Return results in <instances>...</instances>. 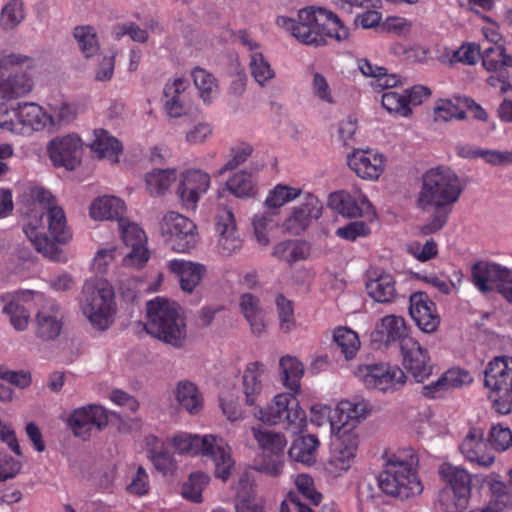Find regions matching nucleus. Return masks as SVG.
<instances>
[{
  "label": "nucleus",
  "mask_w": 512,
  "mask_h": 512,
  "mask_svg": "<svg viewBox=\"0 0 512 512\" xmlns=\"http://www.w3.org/2000/svg\"><path fill=\"white\" fill-rule=\"evenodd\" d=\"M23 197L31 202L25 235L38 252L51 260H58L61 252L55 242L66 243L71 238L63 209L42 187H30Z\"/></svg>",
  "instance_id": "obj_1"
},
{
  "label": "nucleus",
  "mask_w": 512,
  "mask_h": 512,
  "mask_svg": "<svg viewBox=\"0 0 512 512\" xmlns=\"http://www.w3.org/2000/svg\"><path fill=\"white\" fill-rule=\"evenodd\" d=\"M463 190L464 184L461 179L449 167L438 166L423 175L417 205L422 210L434 209V214L419 228L420 234L427 236L445 226L452 207L459 200Z\"/></svg>",
  "instance_id": "obj_2"
},
{
  "label": "nucleus",
  "mask_w": 512,
  "mask_h": 512,
  "mask_svg": "<svg viewBox=\"0 0 512 512\" xmlns=\"http://www.w3.org/2000/svg\"><path fill=\"white\" fill-rule=\"evenodd\" d=\"M276 24L305 45H324L326 37L342 43L350 37L349 28L339 16L323 7L303 8L296 18L278 16Z\"/></svg>",
  "instance_id": "obj_3"
},
{
  "label": "nucleus",
  "mask_w": 512,
  "mask_h": 512,
  "mask_svg": "<svg viewBox=\"0 0 512 512\" xmlns=\"http://www.w3.org/2000/svg\"><path fill=\"white\" fill-rule=\"evenodd\" d=\"M279 366L282 384L290 392L279 393L274 397L265 420L271 424L285 423L293 433H298L305 426L307 419L296 398L301 389L300 380L304 375V365L296 357L286 355L280 358Z\"/></svg>",
  "instance_id": "obj_4"
},
{
  "label": "nucleus",
  "mask_w": 512,
  "mask_h": 512,
  "mask_svg": "<svg viewBox=\"0 0 512 512\" xmlns=\"http://www.w3.org/2000/svg\"><path fill=\"white\" fill-rule=\"evenodd\" d=\"M145 330L174 349H182L188 342L184 312L176 302L166 298L156 297L147 302Z\"/></svg>",
  "instance_id": "obj_5"
},
{
  "label": "nucleus",
  "mask_w": 512,
  "mask_h": 512,
  "mask_svg": "<svg viewBox=\"0 0 512 512\" xmlns=\"http://www.w3.org/2000/svg\"><path fill=\"white\" fill-rule=\"evenodd\" d=\"M418 462L412 449L390 455L378 476L380 489L388 495L402 499L419 495L423 486L416 470Z\"/></svg>",
  "instance_id": "obj_6"
},
{
  "label": "nucleus",
  "mask_w": 512,
  "mask_h": 512,
  "mask_svg": "<svg viewBox=\"0 0 512 512\" xmlns=\"http://www.w3.org/2000/svg\"><path fill=\"white\" fill-rule=\"evenodd\" d=\"M171 446L180 454L210 457L215 464V476L226 481L234 468L230 446L212 435L178 433L169 438Z\"/></svg>",
  "instance_id": "obj_7"
},
{
  "label": "nucleus",
  "mask_w": 512,
  "mask_h": 512,
  "mask_svg": "<svg viewBox=\"0 0 512 512\" xmlns=\"http://www.w3.org/2000/svg\"><path fill=\"white\" fill-rule=\"evenodd\" d=\"M79 305L87 321L98 331L107 330L115 320L117 305L114 289L104 279L85 281Z\"/></svg>",
  "instance_id": "obj_8"
},
{
  "label": "nucleus",
  "mask_w": 512,
  "mask_h": 512,
  "mask_svg": "<svg viewBox=\"0 0 512 512\" xmlns=\"http://www.w3.org/2000/svg\"><path fill=\"white\" fill-rule=\"evenodd\" d=\"M484 387L496 412L502 415L512 411V358L496 356L484 370Z\"/></svg>",
  "instance_id": "obj_9"
},
{
  "label": "nucleus",
  "mask_w": 512,
  "mask_h": 512,
  "mask_svg": "<svg viewBox=\"0 0 512 512\" xmlns=\"http://www.w3.org/2000/svg\"><path fill=\"white\" fill-rule=\"evenodd\" d=\"M158 231L164 243L178 253L189 252L198 242L195 223L175 211H167L162 215L159 220Z\"/></svg>",
  "instance_id": "obj_10"
},
{
  "label": "nucleus",
  "mask_w": 512,
  "mask_h": 512,
  "mask_svg": "<svg viewBox=\"0 0 512 512\" xmlns=\"http://www.w3.org/2000/svg\"><path fill=\"white\" fill-rule=\"evenodd\" d=\"M354 374L365 387L382 392L399 390L407 380L401 368L387 363L362 364L355 369Z\"/></svg>",
  "instance_id": "obj_11"
},
{
  "label": "nucleus",
  "mask_w": 512,
  "mask_h": 512,
  "mask_svg": "<svg viewBox=\"0 0 512 512\" xmlns=\"http://www.w3.org/2000/svg\"><path fill=\"white\" fill-rule=\"evenodd\" d=\"M333 436L325 470L333 477L347 472L354 463L360 444V435L348 430L331 431Z\"/></svg>",
  "instance_id": "obj_12"
},
{
  "label": "nucleus",
  "mask_w": 512,
  "mask_h": 512,
  "mask_svg": "<svg viewBox=\"0 0 512 512\" xmlns=\"http://www.w3.org/2000/svg\"><path fill=\"white\" fill-rule=\"evenodd\" d=\"M25 66L33 67V60L20 54H9L0 57V96L13 99L28 95L33 89V79L27 73H15L4 79L8 67Z\"/></svg>",
  "instance_id": "obj_13"
},
{
  "label": "nucleus",
  "mask_w": 512,
  "mask_h": 512,
  "mask_svg": "<svg viewBox=\"0 0 512 512\" xmlns=\"http://www.w3.org/2000/svg\"><path fill=\"white\" fill-rule=\"evenodd\" d=\"M108 421V413L104 407L89 404L72 410L65 423L74 436L87 440L93 428L102 431Z\"/></svg>",
  "instance_id": "obj_14"
},
{
  "label": "nucleus",
  "mask_w": 512,
  "mask_h": 512,
  "mask_svg": "<svg viewBox=\"0 0 512 512\" xmlns=\"http://www.w3.org/2000/svg\"><path fill=\"white\" fill-rule=\"evenodd\" d=\"M511 276V269L495 262L481 260L471 268V282L484 295L499 293Z\"/></svg>",
  "instance_id": "obj_15"
},
{
  "label": "nucleus",
  "mask_w": 512,
  "mask_h": 512,
  "mask_svg": "<svg viewBox=\"0 0 512 512\" xmlns=\"http://www.w3.org/2000/svg\"><path fill=\"white\" fill-rule=\"evenodd\" d=\"M118 226L123 242L131 248L130 252L124 256L123 264L127 267H142L149 259L145 232L138 224L125 218L119 219Z\"/></svg>",
  "instance_id": "obj_16"
},
{
  "label": "nucleus",
  "mask_w": 512,
  "mask_h": 512,
  "mask_svg": "<svg viewBox=\"0 0 512 512\" xmlns=\"http://www.w3.org/2000/svg\"><path fill=\"white\" fill-rule=\"evenodd\" d=\"M211 185L210 175L199 169L185 171L177 186V196L186 209L194 210L200 198L206 194Z\"/></svg>",
  "instance_id": "obj_17"
},
{
  "label": "nucleus",
  "mask_w": 512,
  "mask_h": 512,
  "mask_svg": "<svg viewBox=\"0 0 512 512\" xmlns=\"http://www.w3.org/2000/svg\"><path fill=\"white\" fill-rule=\"evenodd\" d=\"M336 416L331 421V431L348 430L359 434L358 426L364 421L371 409L367 401L341 400L336 406Z\"/></svg>",
  "instance_id": "obj_18"
},
{
  "label": "nucleus",
  "mask_w": 512,
  "mask_h": 512,
  "mask_svg": "<svg viewBox=\"0 0 512 512\" xmlns=\"http://www.w3.org/2000/svg\"><path fill=\"white\" fill-rule=\"evenodd\" d=\"M47 150L55 166L73 170L80 161L82 142L77 135L69 134L50 141Z\"/></svg>",
  "instance_id": "obj_19"
},
{
  "label": "nucleus",
  "mask_w": 512,
  "mask_h": 512,
  "mask_svg": "<svg viewBox=\"0 0 512 512\" xmlns=\"http://www.w3.org/2000/svg\"><path fill=\"white\" fill-rule=\"evenodd\" d=\"M400 351L403 366L417 382H423L432 374L428 351L417 340H406Z\"/></svg>",
  "instance_id": "obj_20"
},
{
  "label": "nucleus",
  "mask_w": 512,
  "mask_h": 512,
  "mask_svg": "<svg viewBox=\"0 0 512 512\" xmlns=\"http://www.w3.org/2000/svg\"><path fill=\"white\" fill-rule=\"evenodd\" d=\"M459 448L467 461L480 467L488 468L495 462V456L485 441L484 432L480 428H471Z\"/></svg>",
  "instance_id": "obj_21"
},
{
  "label": "nucleus",
  "mask_w": 512,
  "mask_h": 512,
  "mask_svg": "<svg viewBox=\"0 0 512 512\" xmlns=\"http://www.w3.org/2000/svg\"><path fill=\"white\" fill-rule=\"evenodd\" d=\"M321 201L311 193H305L300 205L293 208L289 217L285 220V228L293 234L304 231L312 220H317L322 215Z\"/></svg>",
  "instance_id": "obj_22"
},
{
  "label": "nucleus",
  "mask_w": 512,
  "mask_h": 512,
  "mask_svg": "<svg viewBox=\"0 0 512 512\" xmlns=\"http://www.w3.org/2000/svg\"><path fill=\"white\" fill-rule=\"evenodd\" d=\"M216 231L218 233V252L230 256L242 247V240L236 231V221L233 212L224 208L216 216Z\"/></svg>",
  "instance_id": "obj_23"
},
{
  "label": "nucleus",
  "mask_w": 512,
  "mask_h": 512,
  "mask_svg": "<svg viewBox=\"0 0 512 512\" xmlns=\"http://www.w3.org/2000/svg\"><path fill=\"white\" fill-rule=\"evenodd\" d=\"M409 313L419 329L425 333L436 331L440 324V316L434 302L423 292H416L410 296Z\"/></svg>",
  "instance_id": "obj_24"
},
{
  "label": "nucleus",
  "mask_w": 512,
  "mask_h": 512,
  "mask_svg": "<svg viewBox=\"0 0 512 512\" xmlns=\"http://www.w3.org/2000/svg\"><path fill=\"white\" fill-rule=\"evenodd\" d=\"M18 127L16 135L30 136L49 127L51 118L42 106L34 102L17 103Z\"/></svg>",
  "instance_id": "obj_25"
},
{
  "label": "nucleus",
  "mask_w": 512,
  "mask_h": 512,
  "mask_svg": "<svg viewBox=\"0 0 512 512\" xmlns=\"http://www.w3.org/2000/svg\"><path fill=\"white\" fill-rule=\"evenodd\" d=\"M347 163L355 174L365 180H376L384 170L383 156L373 150H354L347 156Z\"/></svg>",
  "instance_id": "obj_26"
},
{
  "label": "nucleus",
  "mask_w": 512,
  "mask_h": 512,
  "mask_svg": "<svg viewBox=\"0 0 512 512\" xmlns=\"http://www.w3.org/2000/svg\"><path fill=\"white\" fill-rule=\"evenodd\" d=\"M63 328V314L58 305L52 304L41 308L35 315V336L43 342L58 338Z\"/></svg>",
  "instance_id": "obj_27"
},
{
  "label": "nucleus",
  "mask_w": 512,
  "mask_h": 512,
  "mask_svg": "<svg viewBox=\"0 0 512 512\" xmlns=\"http://www.w3.org/2000/svg\"><path fill=\"white\" fill-rule=\"evenodd\" d=\"M365 287L368 296L378 303H391L397 297L393 275L381 269L368 271Z\"/></svg>",
  "instance_id": "obj_28"
},
{
  "label": "nucleus",
  "mask_w": 512,
  "mask_h": 512,
  "mask_svg": "<svg viewBox=\"0 0 512 512\" xmlns=\"http://www.w3.org/2000/svg\"><path fill=\"white\" fill-rule=\"evenodd\" d=\"M168 268L179 279L180 287L186 293L195 290L206 272L202 264L183 259L170 260Z\"/></svg>",
  "instance_id": "obj_29"
},
{
  "label": "nucleus",
  "mask_w": 512,
  "mask_h": 512,
  "mask_svg": "<svg viewBox=\"0 0 512 512\" xmlns=\"http://www.w3.org/2000/svg\"><path fill=\"white\" fill-rule=\"evenodd\" d=\"M375 333L387 345L397 342L400 349L404 346L406 340L414 339L409 336V328L405 319L394 314L381 318L380 322L376 325Z\"/></svg>",
  "instance_id": "obj_30"
},
{
  "label": "nucleus",
  "mask_w": 512,
  "mask_h": 512,
  "mask_svg": "<svg viewBox=\"0 0 512 512\" xmlns=\"http://www.w3.org/2000/svg\"><path fill=\"white\" fill-rule=\"evenodd\" d=\"M188 87V80L181 77L174 78L165 85L164 106L170 117L179 118L186 114V90Z\"/></svg>",
  "instance_id": "obj_31"
},
{
  "label": "nucleus",
  "mask_w": 512,
  "mask_h": 512,
  "mask_svg": "<svg viewBox=\"0 0 512 512\" xmlns=\"http://www.w3.org/2000/svg\"><path fill=\"white\" fill-rule=\"evenodd\" d=\"M31 296L30 292H17L3 297L5 305L3 313L9 318L10 324L17 331H24L28 327L30 314L25 306Z\"/></svg>",
  "instance_id": "obj_32"
},
{
  "label": "nucleus",
  "mask_w": 512,
  "mask_h": 512,
  "mask_svg": "<svg viewBox=\"0 0 512 512\" xmlns=\"http://www.w3.org/2000/svg\"><path fill=\"white\" fill-rule=\"evenodd\" d=\"M265 365L261 362H251L247 364L243 376L242 386L245 395L246 404L254 405L263 390V376L265 373Z\"/></svg>",
  "instance_id": "obj_33"
},
{
  "label": "nucleus",
  "mask_w": 512,
  "mask_h": 512,
  "mask_svg": "<svg viewBox=\"0 0 512 512\" xmlns=\"http://www.w3.org/2000/svg\"><path fill=\"white\" fill-rule=\"evenodd\" d=\"M438 473L441 481L444 483L442 489L471 494V475L463 467L451 463H443L440 465Z\"/></svg>",
  "instance_id": "obj_34"
},
{
  "label": "nucleus",
  "mask_w": 512,
  "mask_h": 512,
  "mask_svg": "<svg viewBox=\"0 0 512 512\" xmlns=\"http://www.w3.org/2000/svg\"><path fill=\"white\" fill-rule=\"evenodd\" d=\"M90 148L98 158L107 159L111 163H118L123 151L120 141L104 129L95 130Z\"/></svg>",
  "instance_id": "obj_35"
},
{
  "label": "nucleus",
  "mask_w": 512,
  "mask_h": 512,
  "mask_svg": "<svg viewBox=\"0 0 512 512\" xmlns=\"http://www.w3.org/2000/svg\"><path fill=\"white\" fill-rule=\"evenodd\" d=\"M125 212L124 202L115 196H100L89 207L90 217L94 220L120 219Z\"/></svg>",
  "instance_id": "obj_36"
},
{
  "label": "nucleus",
  "mask_w": 512,
  "mask_h": 512,
  "mask_svg": "<svg viewBox=\"0 0 512 512\" xmlns=\"http://www.w3.org/2000/svg\"><path fill=\"white\" fill-rule=\"evenodd\" d=\"M334 199L339 201L337 205L339 213L349 218L362 217L372 210L367 197L359 191L354 195L340 192L335 194Z\"/></svg>",
  "instance_id": "obj_37"
},
{
  "label": "nucleus",
  "mask_w": 512,
  "mask_h": 512,
  "mask_svg": "<svg viewBox=\"0 0 512 512\" xmlns=\"http://www.w3.org/2000/svg\"><path fill=\"white\" fill-rule=\"evenodd\" d=\"M191 76L198 96L205 105L212 104L220 94V86L217 78L209 71L195 67Z\"/></svg>",
  "instance_id": "obj_38"
},
{
  "label": "nucleus",
  "mask_w": 512,
  "mask_h": 512,
  "mask_svg": "<svg viewBox=\"0 0 512 512\" xmlns=\"http://www.w3.org/2000/svg\"><path fill=\"white\" fill-rule=\"evenodd\" d=\"M226 187L237 198H251L257 194L255 173L248 170H240L227 180Z\"/></svg>",
  "instance_id": "obj_39"
},
{
  "label": "nucleus",
  "mask_w": 512,
  "mask_h": 512,
  "mask_svg": "<svg viewBox=\"0 0 512 512\" xmlns=\"http://www.w3.org/2000/svg\"><path fill=\"white\" fill-rule=\"evenodd\" d=\"M358 68L364 76L375 79V86L382 89L393 90V88L402 85L401 77L396 74H387L384 67L374 65L367 59L358 61Z\"/></svg>",
  "instance_id": "obj_40"
},
{
  "label": "nucleus",
  "mask_w": 512,
  "mask_h": 512,
  "mask_svg": "<svg viewBox=\"0 0 512 512\" xmlns=\"http://www.w3.org/2000/svg\"><path fill=\"white\" fill-rule=\"evenodd\" d=\"M319 440L314 435H306L296 439L290 449V457L300 463L311 465L315 462Z\"/></svg>",
  "instance_id": "obj_41"
},
{
  "label": "nucleus",
  "mask_w": 512,
  "mask_h": 512,
  "mask_svg": "<svg viewBox=\"0 0 512 512\" xmlns=\"http://www.w3.org/2000/svg\"><path fill=\"white\" fill-rule=\"evenodd\" d=\"M381 103L383 108L391 115L408 118L412 115V108L408 103L405 89L401 92L388 90L382 94Z\"/></svg>",
  "instance_id": "obj_42"
},
{
  "label": "nucleus",
  "mask_w": 512,
  "mask_h": 512,
  "mask_svg": "<svg viewBox=\"0 0 512 512\" xmlns=\"http://www.w3.org/2000/svg\"><path fill=\"white\" fill-rule=\"evenodd\" d=\"M249 70L255 82L261 86H267L276 76L275 70L262 52L249 54Z\"/></svg>",
  "instance_id": "obj_43"
},
{
  "label": "nucleus",
  "mask_w": 512,
  "mask_h": 512,
  "mask_svg": "<svg viewBox=\"0 0 512 512\" xmlns=\"http://www.w3.org/2000/svg\"><path fill=\"white\" fill-rule=\"evenodd\" d=\"M176 399L190 414H197L202 408V397L192 382L181 381L176 388Z\"/></svg>",
  "instance_id": "obj_44"
},
{
  "label": "nucleus",
  "mask_w": 512,
  "mask_h": 512,
  "mask_svg": "<svg viewBox=\"0 0 512 512\" xmlns=\"http://www.w3.org/2000/svg\"><path fill=\"white\" fill-rule=\"evenodd\" d=\"M333 341L346 360L353 359L361 345L358 334L347 327H338L335 329Z\"/></svg>",
  "instance_id": "obj_45"
},
{
  "label": "nucleus",
  "mask_w": 512,
  "mask_h": 512,
  "mask_svg": "<svg viewBox=\"0 0 512 512\" xmlns=\"http://www.w3.org/2000/svg\"><path fill=\"white\" fill-rule=\"evenodd\" d=\"M175 169H155L146 174L145 183L151 195H162L176 181Z\"/></svg>",
  "instance_id": "obj_46"
},
{
  "label": "nucleus",
  "mask_w": 512,
  "mask_h": 512,
  "mask_svg": "<svg viewBox=\"0 0 512 512\" xmlns=\"http://www.w3.org/2000/svg\"><path fill=\"white\" fill-rule=\"evenodd\" d=\"M303 194L300 187L286 184L275 185L267 194L265 205L268 208L277 209L293 202Z\"/></svg>",
  "instance_id": "obj_47"
},
{
  "label": "nucleus",
  "mask_w": 512,
  "mask_h": 512,
  "mask_svg": "<svg viewBox=\"0 0 512 512\" xmlns=\"http://www.w3.org/2000/svg\"><path fill=\"white\" fill-rule=\"evenodd\" d=\"M252 431L255 440L264 452L270 453L271 455H283L287 440L282 434L257 428H253Z\"/></svg>",
  "instance_id": "obj_48"
},
{
  "label": "nucleus",
  "mask_w": 512,
  "mask_h": 512,
  "mask_svg": "<svg viewBox=\"0 0 512 512\" xmlns=\"http://www.w3.org/2000/svg\"><path fill=\"white\" fill-rule=\"evenodd\" d=\"M25 7L21 0H11L1 10L0 26L6 30H13L25 19Z\"/></svg>",
  "instance_id": "obj_49"
},
{
  "label": "nucleus",
  "mask_w": 512,
  "mask_h": 512,
  "mask_svg": "<svg viewBox=\"0 0 512 512\" xmlns=\"http://www.w3.org/2000/svg\"><path fill=\"white\" fill-rule=\"evenodd\" d=\"M74 37L78 47L86 58L92 57L100 50L95 29L91 26H78L74 29Z\"/></svg>",
  "instance_id": "obj_50"
},
{
  "label": "nucleus",
  "mask_w": 512,
  "mask_h": 512,
  "mask_svg": "<svg viewBox=\"0 0 512 512\" xmlns=\"http://www.w3.org/2000/svg\"><path fill=\"white\" fill-rule=\"evenodd\" d=\"M482 65L487 71H497L502 67H512V56L507 55L502 45H491L482 54Z\"/></svg>",
  "instance_id": "obj_51"
},
{
  "label": "nucleus",
  "mask_w": 512,
  "mask_h": 512,
  "mask_svg": "<svg viewBox=\"0 0 512 512\" xmlns=\"http://www.w3.org/2000/svg\"><path fill=\"white\" fill-rule=\"evenodd\" d=\"M469 497L468 493L441 489L438 502L445 512H463L468 507Z\"/></svg>",
  "instance_id": "obj_52"
},
{
  "label": "nucleus",
  "mask_w": 512,
  "mask_h": 512,
  "mask_svg": "<svg viewBox=\"0 0 512 512\" xmlns=\"http://www.w3.org/2000/svg\"><path fill=\"white\" fill-rule=\"evenodd\" d=\"M274 256L288 263H293L306 258L308 248L305 243L297 241H285L275 246Z\"/></svg>",
  "instance_id": "obj_53"
},
{
  "label": "nucleus",
  "mask_w": 512,
  "mask_h": 512,
  "mask_svg": "<svg viewBox=\"0 0 512 512\" xmlns=\"http://www.w3.org/2000/svg\"><path fill=\"white\" fill-rule=\"evenodd\" d=\"M219 406L229 421H240L244 418L240 398L234 390H226L219 396Z\"/></svg>",
  "instance_id": "obj_54"
},
{
  "label": "nucleus",
  "mask_w": 512,
  "mask_h": 512,
  "mask_svg": "<svg viewBox=\"0 0 512 512\" xmlns=\"http://www.w3.org/2000/svg\"><path fill=\"white\" fill-rule=\"evenodd\" d=\"M209 482V476L203 472L190 474L189 479L184 483L182 495L193 502H201L202 492Z\"/></svg>",
  "instance_id": "obj_55"
},
{
  "label": "nucleus",
  "mask_w": 512,
  "mask_h": 512,
  "mask_svg": "<svg viewBox=\"0 0 512 512\" xmlns=\"http://www.w3.org/2000/svg\"><path fill=\"white\" fill-rule=\"evenodd\" d=\"M284 468L283 455H260L254 464V469L270 477H278L282 474Z\"/></svg>",
  "instance_id": "obj_56"
},
{
  "label": "nucleus",
  "mask_w": 512,
  "mask_h": 512,
  "mask_svg": "<svg viewBox=\"0 0 512 512\" xmlns=\"http://www.w3.org/2000/svg\"><path fill=\"white\" fill-rule=\"evenodd\" d=\"M253 153V147L249 143H239L230 149L229 159L220 168L219 174L232 171L245 163Z\"/></svg>",
  "instance_id": "obj_57"
},
{
  "label": "nucleus",
  "mask_w": 512,
  "mask_h": 512,
  "mask_svg": "<svg viewBox=\"0 0 512 512\" xmlns=\"http://www.w3.org/2000/svg\"><path fill=\"white\" fill-rule=\"evenodd\" d=\"M292 481L297 491L311 504L318 505L321 502L322 494L316 490L314 480L310 475L297 474Z\"/></svg>",
  "instance_id": "obj_58"
},
{
  "label": "nucleus",
  "mask_w": 512,
  "mask_h": 512,
  "mask_svg": "<svg viewBox=\"0 0 512 512\" xmlns=\"http://www.w3.org/2000/svg\"><path fill=\"white\" fill-rule=\"evenodd\" d=\"M276 306L281 331L284 333L291 332L296 326L291 301L282 295H278L276 298Z\"/></svg>",
  "instance_id": "obj_59"
},
{
  "label": "nucleus",
  "mask_w": 512,
  "mask_h": 512,
  "mask_svg": "<svg viewBox=\"0 0 512 512\" xmlns=\"http://www.w3.org/2000/svg\"><path fill=\"white\" fill-rule=\"evenodd\" d=\"M312 94L323 103L333 105L336 103L335 95L328 80L321 73H314L311 82Z\"/></svg>",
  "instance_id": "obj_60"
},
{
  "label": "nucleus",
  "mask_w": 512,
  "mask_h": 512,
  "mask_svg": "<svg viewBox=\"0 0 512 512\" xmlns=\"http://www.w3.org/2000/svg\"><path fill=\"white\" fill-rule=\"evenodd\" d=\"M489 443L497 452H505L512 446V431L509 427L495 425L489 433Z\"/></svg>",
  "instance_id": "obj_61"
},
{
  "label": "nucleus",
  "mask_w": 512,
  "mask_h": 512,
  "mask_svg": "<svg viewBox=\"0 0 512 512\" xmlns=\"http://www.w3.org/2000/svg\"><path fill=\"white\" fill-rule=\"evenodd\" d=\"M412 21L402 16H388L381 24L383 32L398 37L407 36L412 30Z\"/></svg>",
  "instance_id": "obj_62"
},
{
  "label": "nucleus",
  "mask_w": 512,
  "mask_h": 512,
  "mask_svg": "<svg viewBox=\"0 0 512 512\" xmlns=\"http://www.w3.org/2000/svg\"><path fill=\"white\" fill-rule=\"evenodd\" d=\"M50 111L49 116L52 121L49 122V127H59L67 124L71 122L76 115L74 106L65 102L50 105Z\"/></svg>",
  "instance_id": "obj_63"
},
{
  "label": "nucleus",
  "mask_w": 512,
  "mask_h": 512,
  "mask_svg": "<svg viewBox=\"0 0 512 512\" xmlns=\"http://www.w3.org/2000/svg\"><path fill=\"white\" fill-rule=\"evenodd\" d=\"M434 117L436 121H450L453 118L464 119L465 112L460 110L451 100L441 99L437 101L434 107Z\"/></svg>",
  "instance_id": "obj_64"
}]
</instances>
